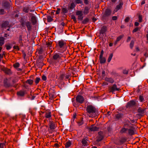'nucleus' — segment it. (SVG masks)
<instances>
[{"label":"nucleus","instance_id":"1","mask_svg":"<svg viewBox=\"0 0 148 148\" xmlns=\"http://www.w3.org/2000/svg\"><path fill=\"white\" fill-rule=\"evenodd\" d=\"M86 110L89 117H94L95 113H96L97 110L96 108L92 105H89L87 106Z\"/></svg>","mask_w":148,"mask_h":148},{"label":"nucleus","instance_id":"2","mask_svg":"<svg viewBox=\"0 0 148 148\" xmlns=\"http://www.w3.org/2000/svg\"><path fill=\"white\" fill-rule=\"evenodd\" d=\"M21 25L23 27H25V25L27 28V30L31 31L32 29V26L30 22L28 21H24L21 23Z\"/></svg>","mask_w":148,"mask_h":148},{"label":"nucleus","instance_id":"3","mask_svg":"<svg viewBox=\"0 0 148 148\" xmlns=\"http://www.w3.org/2000/svg\"><path fill=\"white\" fill-rule=\"evenodd\" d=\"M104 53L103 50H102L101 52V54L99 56V60L100 63L101 64H103L105 63L106 62V59L104 57H103V55Z\"/></svg>","mask_w":148,"mask_h":148},{"label":"nucleus","instance_id":"4","mask_svg":"<svg viewBox=\"0 0 148 148\" xmlns=\"http://www.w3.org/2000/svg\"><path fill=\"white\" fill-rule=\"evenodd\" d=\"M76 15L78 16V19L80 21H82L83 18L82 11H77L76 12Z\"/></svg>","mask_w":148,"mask_h":148},{"label":"nucleus","instance_id":"5","mask_svg":"<svg viewBox=\"0 0 148 148\" xmlns=\"http://www.w3.org/2000/svg\"><path fill=\"white\" fill-rule=\"evenodd\" d=\"M76 100L77 102L80 103H83L84 101V99L83 97L80 95H79L77 96Z\"/></svg>","mask_w":148,"mask_h":148},{"label":"nucleus","instance_id":"6","mask_svg":"<svg viewBox=\"0 0 148 148\" xmlns=\"http://www.w3.org/2000/svg\"><path fill=\"white\" fill-rule=\"evenodd\" d=\"M66 42L63 40H60L58 42V45L60 48H62L66 45Z\"/></svg>","mask_w":148,"mask_h":148},{"label":"nucleus","instance_id":"7","mask_svg":"<svg viewBox=\"0 0 148 148\" xmlns=\"http://www.w3.org/2000/svg\"><path fill=\"white\" fill-rule=\"evenodd\" d=\"M103 138V133L102 132H100L98 133V135L97 137V140L98 142L102 140Z\"/></svg>","mask_w":148,"mask_h":148},{"label":"nucleus","instance_id":"8","mask_svg":"<svg viewBox=\"0 0 148 148\" xmlns=\"http://www.w3.org/2000/svg\"><path fill=\"white\" fill-rule=\"evenodd\" d=\"M119 90L120 89L119 88H117L116 85L115 84H114L111 88L110 92L113 93L114 91H119Z\"/></svg>","mask_w":148,"mask_h":148},{"label":"nucleus","instance_id":"9","mask_svg":"<svg viewBox=\"0 0 148 148\" xmlns=\"http://www.w3.org/2000/svg\"><path fill=\"white\" fill-rule=\"evenodd\" d=\"M123 5V2H121L118 5H117L114 10V12H117L119 10L121 9Z\"/></svg>","mask_w":148,"mask_h":148},{"label":"nucleus","instance_id":"10","mask_svg":"<svg viewBox=\"0 0 148 148\" xmlns=\"http://www.w3.org/2000/svg\"><path fill=\"white\" fill-rule=\"evenodd\" d=\"M134 128L133 127H131L130 128L128 129V134L130 135L134 134Z\"/></svg>","mask_w":148,"mask_h":148},{"label":"nucleus","instance_id":"11","mask_svg":"<svg viewBox=\"0 0 148 148\" xmlns=\"http://www.w3.org/2000/svg\"><path fill=\"white\" fill-rule=\"evenodd\" d=\"M128 125V124H124V127L122 128L120 131V132L121 133H126L128 129L126 128L125 127H127V126Z\"/></svg>","mask_w":148,"mask_h":148},{"label":"nucleus","instance_id":"12","mask_svg":"<svg viewBox=\"0 0 148 148\" xmlns=\"http://www.w3.org/2000/svg\"><path fill=\"white\" fill-rule=\"evenodd\" d=\"M3 71L6 74L8 75H10L12 74V72L11 70L6 68H4L3 69Z\"/></svg>","mask_w":148,"mask_h":148},{"label":"nucleus","instance_id":"13","mask_svg":"<svg viewBox=\"0 0 148 148\" xmlns=\"http://www.w3.org/2000/svg\"><path fill=\"white\" fill-rule=\"evenodd\" d=\"M89 129L91 131H94L98 130L99 128L94 125H92L90 127Z\"/></svg>","mask_w":148,"mask_h":148},{"label":"nucleus","instance_id":"14","mask_svg":"<svg viewBox=\"0 0 148 148\" xmlns=\"http://www.w3.org/2000/svg\"><path fill=\"white\" fill-rule=\"evenodd\" d=\"M123 114L119 113L116 114L114 116V117L116 119L118 120L122 118L123 117Z\"/></svg>","mask_w":148,"mask_h":148},{"label":"nucleus","instance_id":"15","mask_svg":"<svg viewBox=\"0 0 148 148\" xmlns=\"http://www.w3.org/2000/svg\"><path fill=\"white\" fill-rule=\"evenodd\" d=\"M49 125L51 130H54L55 129V126L53 122L51 121H49Z\"/></svg>","mask_w":148,"mask_h":148},{"label":"nucleus","instance_id":"16","mask_svg":"<svg viewBox=\"0 0 148 148\" xmlns=\"http://www.w3.org/2000/svg\"><path fill=\"white\" fill-rule=\"evenodd\" d=\"M25 93V91L22 90H20L17 93V95L18 96L20 97L24 96Z\"/></svg>","mask_w":148,"mask_h":148},{"label":"nucleus","instance_id":"17","mask_svg":"<svg viewBox=\"0 0 148 148\" xmlns=\"http://www.w3.org/2000/svg\"><path fill=\"white\" fill-rule=\"evenodd\" d=\"M88 141L87 139L86 138H84L82 139L81 141L82 146H87L88 144Z\"/></svg>","mask_w":148,"mask_h":148},{"label":"nucleus","instance_id":"18","mask_svg":"<svg viewBox=\"0 0 148 148\" xmlns=\"http://www.w3.org/2000/svg\"><path fill=\"white\" fill-rule=\"evenodd\" d=\"M7 27H9V22L8 21H5L2 23L1 27L6 28Z\"/></svg>","mask_w":148,"mask_h":148},{"label":"nucleus","instance_id":"19","mask_svg":"<svg viewBox=\"0 0 148 148\" xmlns=\"http://www.w3.org/2000/svg\"><path fill=\"white\" fill-rule=\"evenodd\" d=\"M135 104V102L134 101H131L128 102L126 106L127 107H130L134 105Z\"/></svg>","mask_w":148,"mask_h":148},{"label":"nucleus","instance_id":"20","mask_svg":"<svg viewBox=\"0 0 148 148\" xmlns=\"http://www.w3.org/2000/svg\"><path fill=\"white\" fill-rule=\"evenodd\" d=\"M111 14V11L109 9H107L106 10L105 13L103 15L104 17L108 16L110 15Z\"/></svg>","mask_w":148,"mask_h":148},{"label":"nucleus","instance_id":"21","mask_svg":"<svg viewBox=\"0 0 148 148\" xmlns=\"http://www.w3.org/2000/svg\"><path fill=\"white\" fill-rule=\"evenodd\" d=\"M60 55V54L56 53L53 56V58L55 60L60 59L61 58Z\"/></svg>","mask_w":148,"mask_h":148},{"label":"nucleus","instance_id":"22","mask_svg":"<svg viewBox=\"0 0 148 148\" xmlns=\"http://www.w3.org/2000/svg\"><path fill=\"white\" fill-rule=\"evenodd\" d=\"M3 7L6 9H8L10 6V4L7 2H5L3 3Z\"/></svg>","mask_w":148,"mask_h":148},{"label":"nucleus","instance_id":"23","mask_svg":"<svg viewBox=\"0 0 148 148\" xmlns=\"http://www.w3.org/2000/svg\"><path fill=\"white\" fill-rule=\"evenodd\" d=\"M31 21L33 25H35L36 22V17L34 16H32L31 19Z\"/></svg>","mask_w":148,"mask_h":148},{"label":"nucleus","instance_id":"24","mask_svg":"<svg viewBox=\"0 0 148 148\" xmlns=\"http://www.w3.org/2000/svg\"><path fill=\"white\" fill-rule=\"evenodd\" d=\"M107 31V27L105 26H103L101 28L100 31L101 34H103Z\"/></svg>","mask_w":148,"mask_h":148},{"label":"nucleus","instance_id":"25","mask_svg":"<svg viewBox=\"0 0 148 148\" xmlns=\"http://www.w3.org/2000/svg\"><path fill=\"white\" fill-rule=\"evenodd\" d=\"M45 116L47 118H49L51 117V112L50 111H47L45 112Z\"/></svg>","mask_w":148,"mask_h":148},{"label":"nucleus","instance_id":"26","mask_svg":"<svg viewBox=\"0 0 148 148\" xmlns=\"http://www.w3.org/2000/svg\"><path fill=\"white\" fill-rule=\"evenodd\" d=\"M105 80L107 82H108L111 83H113L114 82V80L111 78H105Z\"/></svg>","mask_w":148,"mask_h":148},{"label":"nucleus","instance_id":"27","mask_svg":"<svg viewBox=\"0 0 148 148\" xmlns=\"http://www.w3.org/2000/svg\"><path fill=\"white\" fill-rule=\"evenodd\" d=\"M123 35H121L119 37H118L116 39V40L114 42V44L115 45H116L117 43L119 41L121 38H123Z\"/></svg>","mask_w":148,"mask_h":148},{"label":"nucleus","instance_id":"28","mask_svg":"<svg viewBox=\"0 0 148 148\" xmlns=\"http://www.w3.org/2000/svg\"><path fill=\"white\" fill-rule=\"evenodd\" d=\"M68 12V10L66 7H63L62 8V12L61 13L63 14H65L67 13Z\"/></svg>","mask_w":148,"mask_h":148},{"label":"nucleus","instance_id":"29","mask_svg":"<svg viewBox=\"0 0 148 148\" xmlns=\"http://www.w3.org/2000/svg\"><path fill=\"white\" fill-rule=\"evenodd\" d=\"M4 40L3 37H0V46H2L4 44Z\"/></svg>","mask_w":148,"mask_h":148},{"label":"nucleus","instance_id":"30","mask_svg":"<svg viewBox=\"0 0 148 148\" xmlns=\"http://www.w3.org/2000/svg\"><path fill=\"white\" fill-rule=\"evenodd\" d=\"M71 142L70 141L67 142L65 144L66 147L68 148L71 145Z\"/></svg>","mask_w":148,"mask_h":148},{"label":"nucleus","instance_id":"31","mask_svg":"<svg viewBox=\"0 0 148 148\" xmlns=\"http://www.w3.org/2000/svg\"><path fill=\"white\" fill-rule=\"evenodd\" d=\"M89 8L88 7H86L84 11V13L85 14H87L89 13Z\"/></svg>","mask_w":148,"mask_h":148},{"label":"nucleus","instance_id":"32","mask_svg":"<svg viewBox=\"0 0 148 148\" xmlns=\"http://www.w3.org/2000/svg\"><path fill=\"white\" fill-rule=\"evenodd\" d=\"M49 96L50 100H52L53 98L55 97V95L54 93H52L51 92L49 93Z\"/></svg>","mask_w":148,"mask_h":148},{"label":"nucleus","instance_id":"33","mask_svg":"<svg viewBox=\"0 0 148 148\" xmlns=\"http://www.w3.org/2000/svg\"><path fill=\"white\" fill-rule=\"evenodd\" d=\"M138 112L140 114H142L144 113V110L140 108L138 109Z\"/></svg>","mask_w":148,"mask_h":148},{"label":"nucleus","instance_id":"34","mask_svg":"<svg viewBox=\"0 0 148 148\" xmlns=\"http://www.w3.org/2000/svg\"><path fill=\"white\" fill-rule=\"evenodd\" d=\"M113 54L112 53H111L110 54L109 57L108 59V62H109L111 61L112 58L113 57Z\"/></svg>","mask_w":148,"mask_h":148},{"label":"nucleus","instance_id":"35","mask_svg":"<svg viewBox=\"0 0 148 148\" xmlns=\"http://www.w3.org/2000/svg\"><path fill=\"white\" fill-rule=\"evenodd\" d=\"M26 82L30 85H31L33 84V81L32 80L30 79H28L27 80Z\"/></svg>","mask_w":148,"mask_h":148},{"label":"nucleus","instance_id":"36","mask_svg":"<svg viewBox=\"0 0 148 148\" xmlns=\"http://www.w3.org/2000/svg\"><path fill=\"white\" fill-rule=\"evenodd\" d=\"M75 3L74 2H73L71 4L70 8L71 9H73L75 7Z\"/></svg>","mask_w":148,"mask_h":148},{"label":"nucleus","instance_id":"37","mask_svg":"<svg viewBox=\"0 0 148 148\" xmlns=\"http://www.w3.org/2000/svg\"><path fill=\"white\" fill-rule=\"evenodd\" d=\"M47 20L48 22H50L53 20V19L51 16H47Z\"/></svg>","mask_w":148,"mask_h":148},{"label":"nucleus","instance_id":"38","mask_svg":"<svg viewBox=\"0 0 148 148\" xmlns=\"http://www.w3.org/2000/svg\"><path fill=\"white\" fill-rule=\"evenodd\" d=\"M23 12L27 13L28 12L29 8L28 7H24L23 8Z\"/></svg>","mask_w":148,"mask_h":148},{"label":"nucleus","instance_id":"39","mask_svg":"<svg viewBox=\"0 0 148 148\" xmlns=\"http://www.w3.org/2000/svg\"><path fill=\"white\" fill-rule=\"evenodd\" d=\"M134 42L133 40H132L130 44V47L131 49H132L134 46Z\"/></svg>","mask_w":148,"mask_h":148},{"label":"nucleus","instance_id":"40","mask_svg":"<svg viewBox=\"0 0 148 148\" xmlns=\"http://www.w3.org/2000/svg\"><path fill=\"white\" fill-rule=\"evenodd\" d=\"M52 42L51 41L48 42H46V45L48 47H51V46Z\"/></svg>","mask_w":148,"mask_h":148},{"label":"nucleus","instance_id":"41","mask_svg":"<svg viewBox=\"0 0 148 148\" xmlns=\"http://www.w3.org/2000/svg\"><path fill=\"white\" fill-rule=\"evenodd\" d=\"M40 80V78H39V77L36 78L35 81V83L36 84H38L39 83Z\"/></svg>","mask_w":148,"mask_h":148},{"label":"nucleus","instance_id":"42","mask_svg":"<svg viewBox=\"0 0 148 148\" xmlns=\"http://www.w3.org/2000/svg\"><path fill=\"white\" fill-rule=\"evenodd\" d=\"M75 3L76 4L81 3H82V0H74Z\"/></svg>","mask_w":148,"mask_h":148},{"label":"nucleus","instance_id":"43","mask_svg":"<svg viewBox=\"0 0 148 148\" xmlns=\"http://www.w3.org/2000/svg\"><path fill=\"white\" fill-rule=\"evenodd\" d=\"M89 19L88 18H86L85 19H84L83 21V23L84 24H86L87 22L88 21Z\"/></svg>","mask_w":148,"mask_h":148},{"label":"nucleus","instance_id":"44","mask_svg":"<svg viewBox=\"0 0 148 148\" xmlns=\"http://www.w3.org/2000/svg\"><path fill=\"white\" fill-rule=\"evenodd\" d=\"M5 55V52L4 51L3 52V53L2 54H0V61H1L2 60V59L3 57V56Z\"/></svg>","mask_w":148,"mask_h":148},{"label":"nucleus","instance_id":"45","mask_svg":"<svg viewBox=\"0 0 148 148\" xmlns=\"http://www.w3.org/2000/svg\"><path fill=\"white\" fill-rule=\"evenodd\" d=\"M5 14V12L4 9H0V15L3 14Z\"/></svg>","mask_w":148,"mask_h":148},{"label":"nucleus","instance_id":"46","mask_svg":"<svg viewBox=\"0 0 148 148\" xmlns=\"http://www.w3.org/2000/svg\"><path fill=\"white\" fill-rule=\"evenodd\" d=\"M139 21L141 22L142 20V16L141 15H139L138 16Z\"/></svg>","mask_w":148,"mask_h":148},{"label":"nucleus","instance_id":"47","mask_svg":"<svg viewBox=\"0 0 148 148\" xmlns=\"http://www.w3.org/2000/svg\"><path fill=\"white\" fill-rule=\"evenodd\" d=\"M61 10L59 8H58L57 9V10H56V14H59L60 13V11Z\"/></svg>","mask_w":148,"mask_h":148},{"label":"nucleus","instance_id":"48","mask_svg":"<svg viewBox=\"0 0 148 148\" xmlns=\"http://www.w3.org/2000/svg\"><path fill=\"white\" fill-rule=\"evenodd\" d=\"M139 99L140 100V101L141 102L143 101L144 100V98L143 96H140L139 97Z\"/></svg>","mask_w":148,"mask_h":148},{"label":"nucleus","instance_id":"49","mask_svg":"<svg viewBox=\"0 0 148 148\" xmlns=\"http://www.w3.org/2000/svg\"><path fill=\"white\" fill-rule=\"evenodd\" d=\"M71 18L73 20V21L75 22H77L76 18L74 15H72L71 16Z\"/></svg>","mask_w":148,"mask_h":148},{"label":"nucleus","instance_id":"50","mask_svg":"<svg viewBox=\"0 0 148 148\" xmlns=\"http://www.w3.org/2000/svg\"><path fill=\"white\" fill-rule=\"evenodd\" d=\"M77 123L78 124V125L80 126L82 125L83 124V121L82 120H81L79 121Z\"/></svg>","mask_w":148,"mask_h":148},{"label":"nucleus","instance_id":"51","mask_svg":"<svg viewBox=\"0 0 148 148\" xmlns=\"http://www.w3.org/2000/svg\"><path fill=\"white\" fill-rule=\"evenodd\" d=\"M22 38L21 35H20L19 37V43H21L22 42Z\"/></svg>","mask_w":148,"mask_h":148},{"label":"nucleus","instance_id":"52","mask_svg":"<svg viewBox=\"0 0 148 148\" xmlns=\"http://www.w3.org/2000/svg\"><path fill=\"white\" fill-rule=\"evenodd\" d=\"M139 29V28L138 27H137L135 28L132 31L133 33H134L136 32Z\"/></svg>","mask_w":148,"mask_h":148},{"label":"nucleus","instance_id":"53","mask_svg":"<svg viewBox=\"0 0 148 148\" xmlns=\"http://www.w3.org/2000/svg\"><path fill=\"white\" fill-rule=\"evenodd\" d=\"M20 64L18 63H16L14 64V66L15 67H18L19 66Z\"/></svg>","mask_w":148,"mask_h":148},{"label":"nucleus","instance_id":"54","mask_svg":"<svg viewBox=\"0 0 148 148\" xmlns=\"http://www.w3.org/2000/svg\"><path fill=\"white\" fill-rule=\"evenodd\" d=\"M5 46L6 47V49L7 50H9L11 48V46L9 45H5Z\"/></svg>","mask_w":148,"mask_h":148},{"label":"nucleus","instance_id":"55","mask_svg":"<svg viewBox=\"0 0 148 148\" xmlns=\"http://www.w3.org/2000/svg\"><path fill=\"white\" fill-rule=\"evenodd\" d=\"M14 49H17L18 50H19V47L17 45V46H14L13 47Z\"/></svg>","mask_w":148,"mask_h":148},{"label":"nucleus","instance_id":"56","mask_svg":"<svg viewBox=\"0 0 148 148\" xmlns=\"http://www.w3.org/2000/svg\"><path fill=\"white\" fill-rule=\"evenodd\" d=\"M130 18L129 17H127L125 20V21L126 22H128L129 21Z\"/></svg>","mask_w":148,"mask_h":148},{"label":"nucleus","instance_id":"57","mask_svg":"<svg viewBox=\"0 0 148 148\" xmlns=\"http://www.w3.org/2000/svg\"><path fill=\"white\" fill-rule=\"evenodd\" d=\"M5 145L4 143H0V147L1 148H3V146Z\"/></svg>","mask_w":148,"mask_h":148},{"label":"nucleus","instance_id":"58","mask_svg":"<svg viewBox=\"0 0 148 148\" xmlns=\"http://www.w3.org/2000/svg\"><path fill=\"white\" fill-rule=\"evenodd\" d=\"M42 79L44 81H45L47 79V77L45 75H43L42 77Z\"/></svg>","mask_w":148,"mask_h":148},{"label":"nucleus","instance_id":"59","mask_svg":"<svg viewBox=\"0 0 148 148\" xmlns=\"http://www.w3.org/2000/svg\"><path fill=\"white\" fill-rule=\"evenodd\" d=\"M123 73L124 74H127L128 73V71L127 70H124L123 71Z\"/></svg>","mask_w":148,"mask_h":148},{"label":"nucleus","instance_id":"60","mask_svg":"<svg viewBox=\"0 0 148 148\" xmlns=\"http://www.w3.org/2000/svg\"><path fill=\"white\" fill-rule=\"evenodd\" d=\"M117 19V17L116 16H113L112 17V19L113 20H116Z\"/></svg>","mask_w":148,"mask_h":148},{"label":"nucleus","instance_id":"61","mask_svg":"<svg viewBox=\"0 0 148 148\" xmlns=\"http://www.w3.org/2000/svg\"><path fill=\"white\" fill-rule=\"evenodd\" d=\"M139 23L138 22H136L135 23L134 25L136 26H138L139 25Z\"/></svg>","mask_w":148,"mask_h":148},{"label":"nucleus","instance_id":"62","mask_svg":"<svg viewBox=\"0 0 148 148\" xmlns=\"http://www.w3.org/2000/svg\"><path fill=\"white\" fill-rule=\"evenodd\" d=\"M105 72L104 71H103L102 72V75L103 76H105Z\"/></svg>","mask_w":148,"mask_h":148},{"label":"nucleus","instance_id":"63","mask_svg":"<svg viewBox=\"0 0 148 148\" xmlns=\"http://www.w3.org/2000/svg\"><path fill=\"white\" fill-rule=\"evenodd\" d=\"M131 40V38L130 37H128V38H127V42H129Z\"/></svg>","mask_w":148,"mask_h":148},{"label":"nucleus","instance_id":"64","mask_svg":"<svg viewBox=\"0 0 148 148\" xmlns=\"http://www.w3.org/2000/svg\"><path fill=\"white\" fill-rule=\"evenodd\" d=\"M84 3L86 4H87L88 3V0H84Z\"/></svg>","mask_w":148,"mask_h":148}]
</instances>
